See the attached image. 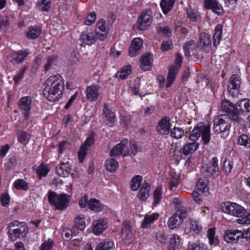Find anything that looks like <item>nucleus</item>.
<instances>
[{"label":"nucleus","mask_w":250,"mask_h":250,"mask_svg":"<svg viewBox=\"0 0 250 250\" xmlns=\"http://www.w3.org/2000/svg\"><path fill=\"white\" fill-rule=\"evenodd\" d=\"M187 250H207L203 245L197 243H189Z\"/></svg>","instance_id":"obj_59"},{"label":"nucleus","mask_w":250,"mask_h":250,"mask_svg":"<svg viewBox=\"0 0 250 250\" xmlns=\"http://www.w3.org/2000/svg\"><path fill=\"white\" fill-rule=\"evenodd\" d=\"M29 54V52L27 49L20 50L12 55L11 61L15 63L22 62Z\"/></svg>","instance_id":"obj_28"},{"label":"nucleus","mask_w":250,"mask_h":250,"mask_svg":"<svg viewBox=\"0 0 250 250\" xmlns=\"http://www.w3.org/2000/svg\"><path fill=\"white\" fill-rule=\"evenodd\" d=\"M211 44V40L210 36L206 33H202L200 36V42H199V46L204 47H208L209 48Z\"/></svg>","instance_id":"obj_34"},{"label":"nucleus","mask_w":250,"mask_h":250,"mask_svg":"<svg viewBox=\"0 0 250 250\" xmlns=\"http://www.w3.org/2000/svg\"><path fill=\"white\" fill-rule=\"evenodd\" d=\"M237 222L239 224L248 225L250 224V212L245 217L237 220Z\"/></svg>","instance_id":"obj_64"},{"label":"nucleus","mask_w":250,"mask_h":250,"mask_svg":"<svg viewBox=\"0 0 250 250\" xmlns=\"http://www.w3.org/2000/svg\"><path fill=\"white\" fill-rule=\"evenodd\" d=\"M174 214L183 221L188 215V211L185 207L181 206L177 208Z\"/></svg>","instance_id":"obj_48"},{"label":"nucleus","mask_w":250,"mask_h":250,"mask_svg":"<svg viewBox=\"0 0 250 250\" xmlns=\"http://www.w3.org/2000/svg\"><path fill=\"white\" fill-rule=\"evenodd\" d=\"M86 97L90 102L96 101L100 95V87L98 85L92 84L86 87Z\"/></svg>","instance_id":"obj_12"},{"label":"nucleus","mask_w":250,"mask_h":250,"mask_svg":"<svg viewBox=\"0 0 250 250\" xmlns=\"http://www.w3.org/2000/svg\"><path fill=\"white\" fill-rule=\"evenodd\" d=\"M180 68V65L171 66L170 67L167 76V83L166 84L167 87H169L171 86L175 80L176 74Z\"/></svg>","instance_id":"obj_27"},{"label":"nucleus","mask_w":250,"mask_h":250,"mask_svg":"<svg viewBox=\"0 0 250 250\" xmlns=\"http://www.w3.org/2000/svg\"><path fill=\"white\" fill-rule=\"evenodd\" d=\"M122 231L123 234L125 235L124 239L126 244H130L133 241L134 236L133 229L128 221H125L123 222Z\"/></svg>","instance_id":"obj_13"},{"label":"nucleus","mask_w":250,"mask_h":250,"mask_svg":"<svg viewBox=\"0 0 250 250\" xmlns=\"http://www.w3.org/2000/svg\"><path fill=\"white\" fill-rule=\"evenodd\" d=\"M233 167L232 163L230 161H225L224 163V170L228 174L230 173Z\"/></svg>","instance_id":"obj_63"},{"label":"nucleus","mask_w":250,"mask_h":250,"mask_svg":"<svg viewBox=\"0 0 250 250\" xmlns=\"http://www.w3.org/2000/svg\"><path fill=\"white\" fill-rule=\"evenodd\" d=\"M143 42L141 38H135L132 41L131 45L129 48V55L131 57H133L140 53V50L143 46Z\"/></svg>","instance_id":"obj_17"},{"label":"nucleus","mask_w":250,"mask_h":250,"mask_svg":"<svg viewBox=\"0 0 250 250\" xmlns=\"http://www.w3.org/2000/svg\"><path fill=\"white\" fill-rule=\"evenodd\" d=\"M205 7L212 11L217 15L223 13V9L222 6L216 0H204Z\"/></svg>","instance_id":"obj_19"},{"label":"nucleus","mask_w":250,"mask_h":250,"mask_svg":"<svg viewBox=\"0 0 250 250\" xmlns=\"http://www.w3.org/2000/svg\"><path fill=\"white\" fill-rule=\"evenodd\" d=\"M99 32L90 29L83 31L80 36V40L83 43L91 45L94 44L97 40H99Z\"/></svg>","instance_id":"obj_11"},{"label":"nucleus","mask_w":250,"mask_h":250,"mask_svg":"<svg viewBox=\"0 0 250 250\" xmlns=\"http://www.w3.org/2000/svg\"><path fill=\"white\" fill-rule=\"evenodd\" d=\"M94 30L99 32V40L104 41L107 37V28L104 20L101 19L97 23Z\"/></svg>","instance_id":"obj_18"},{"label":"nucleus","mask_w":250,"mask_h":250,"mask_svg":"<svg viewBox=\"0 0 250 250\" xmlns=\"http://www.w3.org/2000/svg\"><path fill=\"white\" fill-rule=\"evenodd\" d=\"M141 68L145 71L148 70L152 66L151 55L146 53L142 56L141 59Z\"/></svg>","instance_id":"obj_25"},{"label":"nucleus","mask_w":250,"mask_h":250,"mask_svg":"<svg viewBox=\"0 0 250 250\" xmlns=\"http://www.w3.org/2000/svg\"><path fill=\"white\" fill-rule=\"evenodd\" d=\"M14 186L17 190H26L28 189L27 184L24 180L21 179L15 181Z\"/></svg>","instance_id":"obj_49"},{"label":"nucleus","mask_w":250,"mask_h":250,"mask_svg":"<svg viewBox=\"0 0 250 250\" xmlns=\"http://www.w3.org/2000/svg\"><path fill=\"white\" fill-rule=\"evenodd\" d=\"M84 216L80 215L75 218L74 227L78 229L82 230L85 227V223L84 221Z\"/></svg>","instance_id":"obj_41"},{"label":"nucleus","mask_w":250,"mask_h":250,"mask_svg":"<svg viewBox=\"0 0 250 250\" xmlns=\"http://www.w3.org/2000/svg\"><path fill=\"white\" fill-rule=\"evenodd\" d=\"M49 172L48 167L45 165H40L37 170V174L39 176H45Z\"/></svg>","instance_id":"obj_58"},{"label":"nucleus","mask_w":250,"mask_h":250,"mask_svg":"<svg viewBox=\"0 0 250 250\" xmlns=\"http://www.w3.org/2000/svg\"><path fill=\"white\" fill-rule=\"evenodd\" d=\"M201 137L205 145H208L210 140V125L203 123L198 124L190 132L188 139L190 141H197Z\"/></svg>","instance_id":"obj_2"},{"label":"nucleus","mask_w":250,"mask_h":250,"mask_svg":"<svg viewBox=\"0 0 250 250\" xmlns=\"http://www.w3.org/2000/svg\"><path fill=\"white\" fill-rule=\"evenodd\" d=\"M19 109L23 112V116L27 120L30 116V111L33 106L32 100L30 96H24L21 98L18 103Z\"/></svg>","instance_id":"obj_9"},{"label":"nucleus","mask_w":250,"mask_h":250,"mask_svg":"<svg viewBox=\"0 0 250 250\" xmlns=\"http://www.w3.org/2000/svg\"><path fill=\"white\" fill-rule=\"evenodd\" d=\"M238 143L246 148L250 147V140L246 135L243 134L240 136L238 139Z\"/></svg>","instance_id":"obj_50"},{"label":"nucleus","mask_w":250,"mask_h":250,"mask_svg":"<svg viewBox=\"0 0 250 250\" xmlns=\"http://www.w3.org/2000/svg\"><path fill=\"white\" fill-rule=\"evenodd\" d=\"M175 0H162L160 6L164 14L167 13L173 8Z\"/></svg>","instance_id":"obj_37"},{"label":"nucleus","mask_w":250,"mask_h":250,"mask_svg":"<svg viewBox=\"0 0 250 250\" xmlns=\"http://www.w3.org/2000/svg\"><path fill=\"white\" fill-rule=\"evenodd\" d=\"M56 57L55 56H49L47 58L46 62L44 65L45 72L48 71L55 64Z\"/></svg>","instance_id":"obj_52"},{"label":"nucleus","mask_w":250,"mask_h":250,"mask_svg":"<svg viewBox=\"0 0 250 250\" xmlns=\"http://www.w3.org/2000/svg\"><path fill=\"white\" fill-rule=\"evenodd\" d=\"M221 110L223 112L229 114L232 112H236L235 105L228 100H224L221 104Z\"/></svg>","instance_id":"obj_31"},{"label":"nucleus","mask_w":250,"mask_h":250,"mask_svg":"<svg viewBox=\"0 0 250 250\" xmlns=\"http://www.w3.org/2000/svg\"><path fill=\"white\" fill-rule=\"evenodd\" d=\"M152 12L151 10L147 9L142 12L137 21V28L140 30H145L151 24L152 20Z\"/></svg>","instance_id":"obj_8"},{"label":"nucleus","mask_w":250,"mask_h":250,"mask_svg":"<svg viewBox=\"0 0 250 250\" xmlns=\"http://www.w3.org/2000/svg\"><path fill=\"white\" fill-rule=\"evenodd\" d=\"M235 110L238 113H243L245 111H250V100L243 99L239 100L235 104Z\"/></svg>","instance_id":"obj_23"},{"label":"nucleus","mask_w":250,"mask_h":250,"mask_svg":"<svg viewBox=\"0 0 250 250\" xmlns=\"http://www.w3.org/2000/svg\"><path fill=\"white\" fill-rule=\"evenodd\" d=\"M215 230L214 229H210L208 231V236L209 239V243L210 244H215L217 242V240L214 237Z\"/></svg>","instance_id":"obj_60"},{"label":"nucleus","mask_w":250,"mask_h":250,"mask_svg":"<svg viewBox=\"0 0 250 250\" xmlns=\"http://www.w3.org/2000/svg\"><path fill=\"white\" fill-rule=\"evenodd\" d=\"M131 69L130 66H125L121 68L120 71L117 73V76L121 79H125L128 75L130 74Z\"/></svg>","instance_id":"obj_47"},{"label":"nucleus","mask_w":250,"mask_h":250,"mask_svg":"<svg viewBox=\"0 0 250 250\" xmlns=\"http://www.w3.org/2000/svg\"><path fill=\"white\" fill-rule=\"evenodd\" d=\"M187 15L190 21L193 22L196 21L199 17L198 12L196 10L191 9L188 10Z\"/></svg>","instance_id":"obj_56"},{"label":"nucleus","mask_w":250,"mask_h":250,"mask_svg":"<svg viewBox=\"0 0 250 250\" xmlns=\"http://www.w3.org/2000/svg\"><path fill=\"white\" fill-rule=\"evenodd\" d=\"M156 240L160 243L164 244L167 241V236L163 230L158 231L155 234Z\"/></svg>","instance_id":"obj_53"},{"label":"nucleus","mask_w":250,"mask_h":250,"mask_svg":"<svg viewBox=\"0 0 250 250\" xmlns=\"http://www.w3.org/2000/svg\"><path fill=\"white\" fill-rule=\"evenodd\" d=\"M142 180V177L139 175L132 178L130 182V187L132 190L136 191L140 186Z\"/></svg>","instance_id":"obj_45"},{"label":"nucleus","mask_w":250,"mask_h":250,"mask_svg":"<svg viewBox=\"0 0 250 250\" xmlns=\"http://www.w3.org/2000/svg\"><path fill=\"white\" fill-rule=\"evenodd\" d=\"M183 222L181 219H179L177 216L173 214V215L168 219L167 226L169 229H174L179 227Z\"/></svg>","instance_id":"obj_32"},{"label":"nucleus","mask_w":250,"mask_h":250,"mask_svg":"<svg viewBox=\"0 0 250 250\" xmlns=\"http://www.w3.org/2000/svg\"><path fill=\"white\" fill-rule=\"evenodd\" d=\"M43 95L51 102H56L61 99L64 87L62 77L59 75H52L44 82Z\"/></svg>","instance_id":"obj_1"},{"label":"nucleus","mask_w":250,"mask_h":250,"mask_svg":"<svg viewBox=\"0 0 250 250\" xmlns=\"http://www.w3.org/2000/svg\"><path fill=\"white\" fill-rule=\"evenodd\" d=\"M94 142V138L92 135H89L84 143L82 145L78 153V157L80 163H83L87 153V148L91 146Z\"/></svg>","instance_id":"obj_14"},{"label":"nucleus","mask_w":250,"mask_h":250,"mask_svg":"<svg viewBox=\"0 0 250 250\" xmlns=\"http://www.w3.org/2000/svg\"><path fill=\"white\" fill-rule=\"evenodd\" d=\"M195 46V43L193 41H190L185 43L183 46L185 52V55L187 57H189V50L191 49Z\"/></svg>","instance_id":"obj_57"},{"label":"nucleus","mask_w":250,"mask_h":250,"mask_svg":"<svg viewBox=\"0 0 250 250\" xmlns=\"http://www.w3.org/2000/svg\"><path fill=\"white\" fill-rule=\"evenodd\" d=\"M37 8L42 11H47L50 7V0H39L37 4Z\"/></svg>","instance_id":"obj_43"},{"label":"nucleus","mask_w":250,"mask_h":250,"mask_svg":"<svg viewBox=\"0 0 250 250\" xmlns=\"http://www.w3.org/2000/svg\"><path fill=\"white\" fill-rule=\"evenodd\" d=\"M41 33V29L38 26H31L29 28L26 33V36L29 39H35L38 38Z\"/></svg>","instance_id":"obj_36"},{"label":"nucleus","mask_w":250,"mask_h":250,"mask_svg":"<svg viewBox=\"0 0 250 250\" xmlns=\"http://www.w3.org/2000/svg\"><path fill=\"white\" fill-rule=\"evenodd\" d=\"M88 208L93 211L99 212L103 209V207L99 200L91 199L88 203Z\"/></svg>","instance_id":"obj_38"},{"label":"nucleus","mask_w":250,"mask_h":250,"mask_svg":"<svg viewBox=\"0 0 250 250\" xmlns=\"http://www.w3.org/2000/svg\"><path fill=\"white\" fill-rule=\"evenodd\" d=\"M114 244L113 242L106 241L100 243L96 248V250H114Z\"/></svg>","instance_id":"obj_40"},{"label":"nucleus","mask_w":250,"mask_h":250,"mask_svg":"<svg viewBox=\"0 0 250 250\" xmlns=\"http://www.w3.org/2000/svg\"><path fill=\"white\" fill-rule=\"evenodd\" d=\"M105 167L110 172H115L119 167L118 162L114 159H108L105 162Z\"/></svg>","instance_id":"obj_33"},{"label":"nucleus","mask_w":250,"mask_h":250,"mask_svg":"<svg viewBox=\"0 0 250 250\" xmlns=\"http://www.w3.org/2000/svg\"><path fill=\"white\" fill-rule=\"evenodd\" d=\"M107 227V220L104 218H101L93 222V232L97 235H99L105 230Z\"/></svg>","instance_id":"obj_16"},{"label":"nucleus","mask_w":250,"mask_h":250,"mask_svg":"<svg viewBox=\"0 0 250 250\" xmlns=\"http://www.w3.org/2000/svg\"><path fill=\"white\" fill-rule=\"evenodd\" d=\"M149 190L150 186L148 183L143 184L138 194L139 199L142 201H146L149 196Z\"/></svg>","instance_id":"obj_29"},{"label":"nucleus","mask_w":250,"mask_h":250,"mask_svg":"<svg viewBox=\"0 0 250 250\" xmlns=\"http://www.w3.org/2000/svg\"><path fill=\"white\" fill-rule=\"evenodd\" d=\"M15 227H18V228L14 229L12 231L9 230L8 232L9 237L12 241H15L18 238H24L26 236L28 233V228L25 223L14 221L8 225L9 228Z\"/></svg>","instance_id":"obj_4"},{"label":"nucleus","mask_w":250,"mask_h":250,"mask_svg":"<svg viewBox=\"0 0 250 250\" xmlns=\"http://www.w3.org/2000/svg\"><path fill=\"white\" fill-rule=\"evenodd\" d=\"M192 142L185 145L182 150L181 153L185 156L194 152L199 147V143L197 141H191Z\"/></svg>","instance_id":"obj_22"},{"label":"nucleus","mask_w":250,"mask_h":250,"mask_svg":"<svg viewBox=\"0 0 250 250\" xmlns=\"http://www.w3.org/2000/svg\"><path fill=\"white\" fill-rule=\"evenodd\" d=\"M27 69V66H24L19 72L14 76L13 80L16 84L23 78V75Z\"/></svg>","instance_id":"obj_54"},{"label":"nucleus","mask_w":250,"mask_h":250,"mask_svg":"<svg viewBox=\"0 0 250 250\" xmlns=\"http://www.w3.org/2000/svg\"><path fill=\"white\" fill-rule=\"evenodd\" d=\"M222 34V27L221 24H218L215 29V33L213 35L214 45L217 46L220 43Z\"/></svg>","instance_id":"obj_39"},{"label":"nucleus","mask_w":250,"mask_h":250,"mask_svg":"<svg viewBox=\"0 0 250 250\" xmlns=\"http://www.w3.org/2000/svg\"><path fill=\"white\" fill-rule=\"evenodd\" d=\"M240 238H246L247 236H244L243 231L237 229H227L224 232V239L227 243H236Z\"/></svg>","instance_id":"obj_10"},{"label":"nucleus","mask_w":250,"mask_h":250,"mask_svg":"<svg viewBox=\"0 0 250 250\" xmlns=\"http://www.w3.org/2000/svg\"><path fill=\"white\" fill-rule=\"evenodd\" d=\"M10 15V11H7L3 14H0V28L4 32L7 30L10 25L9 17Z\"/></svg>","instance_id":"obj_26"},{"label":"nucleus","mask_w":250,"mask_h":250,"mask_svg":"<svg viewBox=\"0 0 250 250\" xmlns=\"http://www.w3.org/2000/svg\"><path fill=\"white\" fill-rule=\"evenodd\" d=\"M103 115L107 124L112 126L116 121V116L115 113L109 109L108 105L106 104L104 105Z\"/></svg>","instance_id":"obj_24"},{"label":"nucleus","mask_w":250,"mask_h":250,"mask_svg":"<svg viewBox=\"0 0 250 250\" xmlns=\"http://www.w3.org/2000/svg\"><path fill=\"white\" fill-rule=\"evenodd\" d=\"M221 210L224 213L237 217H240L246 213V210L240 205L233 202H226L220 205Z\"/></svg>","instance_id":"obj_5"},{"label":"nucleus","mask_w":250,"mask_h":250,"mask_svg":"<svg viewBox=\"0 0 250 250\" xmlns=\"http://www.w3.org/2000/svg\"><path fill=\"white\" fill-rule=\"evenodd\" d=\"M170 135L175 139H180L184 135V131L182 128L174 127L171 129Z\"/></svg>","instance_id":"obj_42"},{"label":"nucleus","mask_w":250,"mask_h":250,"mask_svg":"<svg viewBox=\"0 0 250 250\" xmlns=\"http://www.w3.org/2000/svg\"><path fill=\"white\" fill-rule=\"evenodd\" d=\"M48 200L51 205L54 206L57 209L59 210L65 209L70 202L69 197L66 194L58 195L54 192L49 193Z\"/></svg>","instance_id":"obj_6"},{"label":"nucleus","mask_w":250,"mask_h":250,"mask_svg":"<svg viewBox=\"0 0 250 250\" xmlns=\"http://www.w3.org/2000/svg\"><path fill=\"white\" fill-rule=\"evenodd\" d=\"M190 232L198 233L202 229V227L199 222L196 220H191L189 226Z\"/></svg>","instance_id":"obj_51"},{"label":"nucleus","mask_w":250,"mask_h":250,"mask_svg":"<svg viewBox=\"0 0 250 250\" xmlns=\"http://www.w3.org/2000/svg\"><path fill=\"white\" fill-rule=\"evenodd\" d=\"M70 171L71 168L67 164H62L56 168L57 174L61 177H67Z\"/></svg>","instance_id":"obj_35"},{"label":"nucleus","mask_w":250,"mask_h":250,"mask_svg":"<svg viewBox=\"0 0 250 250\" xmlns=\"http://www.w3.org/2000/svg\"><path fill=\"white\" fill-rule=\"evenodd\" d=\"M208 182V180L206 178L199 179L195 187V189L205 196L208 195L209 194Z\"/></svg>","instance_id":"obj_20"},{"label":"nucleus","mask_w":250,"mask_h":250,"mask_svg":"<svg viewBox=\"0 0 250 250\" xmlns=\"http://www.w3.org/2000/svg\"><path fill=\"white\" fill-rule=\"evenodd\" d=\"M129 154V142L127 139L122 140L113 148L111 151V155L114 157H117L121 155L126 156Z\"/></svg>","instance_id":"obj_7"},{"label":"nucleus","mask_w":250,"mask_h":250,"mask_svg":"<svg viewBox=\"0 0 250 250\" xmlns=\"http://www.w3.org/2000/svg\"><path fill=\"white\" fill-rule=\"evenodd\" d=\"M158 32L162 35L165 37H169L171 35V32L169 28L167 26L158 28Z\"/></svg>","instance_id":"obj_62"},{"label":"nucleus","mask_w":250,"mask_h":250,"mask_svg":"<svg viewBox=\"0 0 250 250\" xmlns=\"http://www.w3.org/2000/svg\"><path fill=\"white\" fill-rule=\"evenodd\" d=\"M181 243L180 237L176 234H173L169 240V247L171 248L177 249Z\"/></svg>","instance_id":"obj_44"},{"label":"nucleus","mask_w":250,"mask_h":250,"mask_svg":"<svg viewBox=\"0 0 250 250\" xmlns=\"http://www.w3.org/2000/svg\"><path fill=\"white\" fill-rule=\"evenodd\" d=\"M96 15L95 12L90 13L86 18L85 24L88 25L92 24L95 21Z\"/></svg>","instance_id":"obj_61"},{"label":"nucleus","mask_w":250,"mask_h":250,"mask_svg":"<svg viewBox=\"0 0 250 250\" xmlns=\"http://www.w3.org/2000/svg\"><path fill=\"white\" fill-rule=\"evenodd\" d=\"M229 119L226 114L218 116L214 121L213 130L217 134L222 133L221 137L225 139L229 134Z\"/></svg>","instance_id":"obj_3"},{"label":"nucleus","mask_w":250,"mask_h":250,"mask_svg":"<svg viewBox=\"0 0 250 250\" xmlns=\"http://www.w3.org/2000/svg\"><path fill=\"white\" fill-rule=\"evenodd\" d=\"M159 216L158 213L146 214L144 220L141 222V228L143 229L148 228L152 224L158 219Z\"/></svg>","instance_id":"obj_21"},{"label":"nucleus","mask_w":250,"mask_h":250,"mask_svg":"<svg viewBox=\"0 0 250 250\" xmlns=\"http://www.w3.org/2000/svg\"><path fill=\"white\" fill-rule=\"evenodd\" d=\"M170 119L167 117L163 118L158 122L157 126V131L160 135L168 134L170 131Z\"/></svg>","instance_id":"obj_15"},{"label":"nucleus","mask_w":250,"mask_h":250,"mask_svg":"<svg viewBox=\"0 0 250 250\" xmlns=\"http://www.w3.org/2000/svg\"><path fill=\"white\" fill-rule=\"evenodd\" d=\"M162 197V191H161L160 188L158 187L155 189L153 192V206L156 207L157 205H158Z\"/></svg>","instance_id":"obj_46"},{"label":"nucleus","mask_w":250,"mask_h":250,"mask_svg":"<svg viewBox=\"0 0 250 250\" xmlns=\"http://www.w3.org/2000/svg\"><path fill=\"white\" fill-rule=\"evenodd\" d=\"M53 244V240L49 239L47 241H45L41 244L39 250H51Z\"/></svg>","instance_id":"obj_55"},{"label":"nucleus","mask_w":250,"mask_h":250,"mask_svg":"<svg viewBox=\"0 0 250 250\" xmlns=\"http://www.w3.org/2000/svg\"><path fill=\"white\" fill-rule=\"evenodd\" d=\"M240 85V81L239 77L235 75L231 76L229 79L228 86V90L229 92H231L232 90H237Z\"/></svg>","instance_id":"obj_30"}]
</instances>
